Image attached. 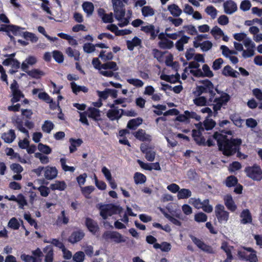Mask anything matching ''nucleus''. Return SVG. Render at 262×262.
Segmentation results:
<instances>
[{
    "label": "nucleus",
    "mask_w": 262,
    "mask_h": 262,
    "mask_svg": "<svg viewBox=\"0 0 262 262\" xmlns=\"http://www.w3.org/2000/svg\"><path fill=\"white\" fill-rule=\"evenodd\" d=\"M141 40L137 36L134 37L132 40H127L126 45L129 51H133L135 47L141 46Z\"/></svg>",
    "instance_id": "23"
},
{
    "label": "nucleus",
    "mask_w": 262,
    "mask_h": 262,
    "mask_svg": "<svg viewBox=\"0 0 262 262\" xmlns=\"http://www.w3.org/2000/svg\"><path fill=\"white\" fill-rule=\"evenodd\" d=\"M99 209L100 215L104 220H106L108 216L113 214L120 213L122 210L121 207L114 204L100 205Z\"/></svg>",
    "instance_id": "3"
},
{
    "label": "nucleus",
    "mask_w": 262,
    "mask_h": 262,
    "mask_svg": "<svg viewBox=\"0 0 262 262\" xmlns=\"http://www.w3.org/2000/svg\"><path fill=\"white\" fill-rule=\"evenodd\" d=\"M224 12L227 14H231L235 12L237 9L236 4L233 1L229 0L223 4Z\"/></svg>",
    "instance_id": "16"
},
{
    "label": "nucleus",
    "mask_w": 262,
    "mask_h": 262,
    "mask_svg": "<svg viewBox=\"0 0 262 262\" xmlns=\"http://www.w3.org/2000/svg\"><path fill=\"white\" fill-rule=\"evenodd\" d=\"M83 51L87 53H91L95 51V46L91 43H85L83 46Z\"/></svg>",
    "instance_id": "63"
},
{
    "label": "nucleus",
    "mask_w": 262,
    "mask_h": 262,
    "mask_svg": "<svg viewBox=\"0 0 262 262\" xmlns=\"http://www.w3.org/2000/svg\"><path fill=\"white\" fill-rule=\"evenodd\" d=\"M118 107L111 108L106 113V116L111 121L118 120L120 119Z\"/></svg>",
    "instance_id": "21"
},
{
    "label": "nucleus",
    "mask_w": 262,
    "mask_h": 262,
    "mask_svg": "<svg viewBox=\"0 0 262 262\" xmlns=\"http://www.w3.org/2000/svg\"><path fill=\"white\" fill-rule=\"evenodd\" d=\"M201 85H198L195 90L193 92V94L196 96H200L203 94H209V96H215L214 86L212 82L209 79H206L199 81Z\"/></svg>",
    "instance_id": "2"
},
{
    "label": "nucleus",
    "mask_w": 262,
    "mask_h": 262,
    "mask_svg": "<svg viewBox=\"0 0 262 262\" xmlns=\"http://www.w3.org/2000/svg\"><path fill=\"white\" fill-rule=\"evenodd\" d=\"M53 57L54 60L58 63H60L63 61L64 57L62 53L58 50L53 52Z\"/></svg>",
    "instance_id": "49"
},
{
    "label": "nucleus",
    "mask_w": 262,
    "mask_h": 262,
    "mask_svg": "<svg viewBox=\"0 0 262 262\" xmlns=\"http://www.w3.org/2000/svg\"><path fill=\"white\" fill-rule=\"evenodd\" d=\"M71 86L73 92L75 94H77L78 93L81 91L84 93H87L89 91V89L87 87L85 86L78 85L74 82H72L71 83Z\"/></svg>",
    "instance_id": "32"
},
{
    "label": "nucleus",
    "mask_w": 262,
    "mask_h": 262,
    "mask_svg": "<svg viewBox=\"0 0 262 262\" xmlns=\"http://www.w3.org/2000/svg\"><path fill=\"white\" fill-rule=\"evenodd\" d=\"M134 136L137 139L141 141H145L147 140L145 130L142 129H139L135 132Z\"/></svg>",
    "instance_id": "48"
},
{
    "label": "nucleus",
    "mask_w": 262,
    "mask_h": 262,
    "mask_svg": "<svg viewBox=\"0 0 262 262\" xmlns=\"http://www.w3.org/2000/svg\"><path fill=\"white\" fill-rule=\"evenodd\" d=\"M114 16L115 18L121 21L125 14V9L123 2L121 0H112Z\"/></svg>",
    "instance_id": "5"
},
{
    "label": "nucleus",
    "mask_w": 262,
    "mask_h": 262,
    "mask_svg": "<svg viewBox=\"0 0 262 262\" xmlns=\"http://www.w3.org/2000/svg\"><path fill=\"white\" fill-rule=\"evenodd\" d=\"M198 97L195 98L193 99V103L197 106H206L209 105L210 102L209 100L207 101V99L204 96H198Z\"/></svg>",
    "instance_id": "34"
},
{
    "label": "nucleus",
    "mask_w": 262,
    "mask_h": 262,
    "mask_svg": "<svg viewBox=\"0 0 262 262\" xmlns=\"http://www.w3.org/2000/svg\"><path fill=\"white\" fill-rule=\"evenodd\" d=\"M238 257L242 259L249 262H258V258L256 254L250 253L249 255H247L245 251H238L237 252Z\"/></svg>",
    "instance_id": "15"
},
{
    "label": "nucleus",
    "mask_w": 262,
    "mask_h": 262,
    "mask_svg": "<svg viewBox=\"0 0 262 262\" xmlns=\"http://www.w3.org/2000/svg\"><path fill=\"white\" fill-rule=\"evenodd\" d=\"M38 98L45 101L47 103H53V100L46 92H40L38 94Z\"/></svg>",
    "instance_id": "53"
},
{
    "label": "nucleus",
    "mask_w": 262,
    "mask_h": 262,
    "mask_svg": "<svg viewBox=\"0 0 262 262\" xmlns=\"http://www.w3.org/2000/svg\"><path fill=\"white\" fill-rule=\"evenodd\" d=\"M126 100L127 98L125 97L116 99L113 101V103H108L107 104V106H108L110 108L118 107L117 106H116V105L124 103L126 102Z\"/></svg>",
    "instance_id": "60"
},
{
    "label": "nucleus",
    "mask_w": 262,
    "mask_h": 262,
    "mask_svg": "<svg viewBox=\"0 0 262 262\" xmlns=\"http://www.w3.org/2000/svg\"><path fill=\"white\" fill-rule=\"evenodd\" d=\"M194 220L198 223L205 222L207 220V216L205 213L200 212L194 215Z\"/></svg>",
    "instance_id": "51"
},
{
    "label": "nucleus",
    "mask_w": 262,
    "mask_h": 262,
    "mask_svg": "<svg viewBox=\"0 0 262 262\" xmlns=\"http://www.w3.org/2000/svg\"><path fill=\"white\" fill-rule=\"evenodd\" d=\"M160 78L162 80H165L168 82L171 83H175L180 81V76L178 73H177L175 75L162 74L161 75Z\"/></svg>",
    "instance_id": "20"
},
{
    "label": "nucleus",
    "mask_w": 262,
    "mask_h": 262,
    "mask_svg": "<svg viewBox=\"0 0 262 262\" xmlns=\"http://www.w3.org/2000/svg\"><path fill=\"white\" fill-rule=\"evenodd\" d=\"M241 218V223L244 225L251 224L252 222V217L249 209L243 210L240 214Z\"/></svg>",
    "instance_id": "17"
},
{
    "label": "nucleus",
    "mask_w": 262,
    "mask_h": 262,
    "mask_svg": "<svg viewBox=\"0 0 262 262\" xmlns=\"http://www.w3.org/2000/svg\"><path fill=\"white\" fill-rule=\"evenodd\" d=\"M158 45L161 49H170L173 47V42L172 41L167 38L164 39V40L160 41Z\"/></svg>",
    "instance_id": "36"
},
{
    "label": "nucleus",
    "mask_w": 262,
    "mask_h": 262,
    "mask_svg": "<svg viewBox=\"0 0 262 262\" xmlns=\"http://www.w3.org/2000/svg\"><path fill=\"white\" fill-rule=\"evenodd\" d=\"M127 82L137 88H141L144 84V82L141 80L136 78L128 79Z\"/></svg>",
    "instance_id": "56"
},
{
    "label": "nucleus",
    "mask_w": 262,
    "mask_h": 262,
    "mask_svg": "<svg viewBox=\"0 0 262 262\" xmlns=\"http://www.w3.org/2000/svg\"><path fill=\"white\" fill-rule=\"evenodd\" d=\"M16 127L21 133L25 134L26 135H29L28 130L23 126V122L19 119H17L13 121Z\"/></svg>",
    "instance_id": "38"
},
{
    "label": "nucleus",
    "mask_w": 262,
    "mask_h": 262,
    "mask_svg": "<svg viewBox=\"0 0 262 262\" xmlns=\"http://www.w3.org/2000/svg\"><path fill=\"white\" fill-rule=\"evenodd\" d=\"M245 172L248 177L254 181H260L262 179V169L259 165L254 164L252 166H247Z\"/></svg>",
    "instance_id": "4"
},
{
    "label": "nucleus",
    "mask_w": 262,
    "mask_h": 262,
    "mask_svg": "<svg viewBox=\"0 0 262 262\" xmlns=\"http://www.w3.org/2000/svg\"><path fill=\"white\" fill-rule=\"evenodd\" d=\"M27 74L33 78L39 79L40 76L44 75L45 74L43 72L38 69H34L31 71H29L27 72Z\"/></svg>",
    "instance_id": "43"
},
{
    "label": "nucleus",
    "mask_w": 262,
    "mask_h": 262,
    "mask_svg": "<svg viewBox=\"0 0 262 262\" xmlns=\"http://www.w3.org/2000/svg\"><path fill=\"white\" fill-rule=\"evenodd\" d=\"M224 201L225 205L229 210L231 212H234L236 210L237 206L231 194H228L225 195L224 197Z\"/></svg>",
    "instance_id": "14"
},
{
    "label": "nucleus",
    "mask_w": 262,
    "mask_h": 262,
    "mask_svg": "<svg viewBox=\"0 0 262 262\" xmlns=\"http://www.w3.org/2000/svg\"><path fill=\"white\" fill-rule=\"evenodd\" d=\"M58 173L57 169L55 167L47 166L45 167L44 176L48 180L55 178Z\"/></svg>",
    "instance_id": "13"
},
{
    "label": "nucleus",
    "mask_w": 262,
    "mask_h": 262,
    "mask_svg": "<svg viewBox=\"0 0 262 262\" xmlns=\"http://www.w3.org/2000/svg\"><path fill=\"white\" fill-rule=\"evenodd\" d=\"M212 138L216 141L219 150L227 157L235 155L242 144L241 139L232 137L229 139L227 135L217 132H214Z\"/></svg>",
    "instance_id": "1"
},
{
    "label": "nucleus",
    "mask_w": 262,
    "mask_h": 262,
    "mask_svg": "<svg viewBox=\"0 0 262 262\" xmlns=\"http://www.w3.org/2000/svg\"><path fill=\"white\" fill-rule=\"evenodd\" d=\"M102 237L106 241L113 239L116 243H120L125 242L122 235L117 231H106L103 233Z\"/></svg>",
    "instance_id": "8"
},
{
    "label": "nucleus",
    "mask_w": 262,
    "mask_h": 262,
    "mask_svg": "<svg viewBox=\"0 0 262 262\" xmlns=\"http://www.w3.org/2000/svg\"><path fill=\"white\" fill-rule=\"evenodd\" d=\"M105 51L102 50L100 51L99 57L101 58L104 61L110 60L113 58V54L111 52H108L105 54Z\"/></svg>",
    "instance_id": "55"
},
{
    "label": "nucleus",
    "mask_w": 262,
    "mask_h": 262,
    "mask_svg": "<svg viewBox=\"0 0 262 262\" xmlns=\"http://www.w3.org/2000/svg\"><path fill=\"white\" fill-rule=\"evenodd\" d=\"M189 203L198 209H201L202 205V202L199 198H191L189 200Z\"/></svg>",
    "instance_id": "62"
},
{
    "label": "nucleus",
    "mask_w": 262,
    "mask_h": 262,
    "mask_svg": "<svg viewBox=\"0 0 262 262\" xmlns=\"http://www.w3.org/2000/svg\"><path fill=\"white\" fill-rule=\"evenodd\" d=\"M142 14L144 17L152 16L155 14V11L150 6H144L142 8Z\"/></svg>",
    "instance_id": "46"
},
{
    "label": "nucleus",
    "mask_w": 262,
    "mask_h": 262,
    "mask_svg": "<svg viewBox=\"0 0 262 262\" xmlns=\"http://www.w3.org/2000/svg\"><path fill=\"white\" fill-rule=\"evenodd\" d=\"M8 226L14 230H17L20 227V224L15 217H12L10 220Z\"/></svg>",
    "instance_id": "61"
},
{
    "label": "nucleus",
    "mask_w": 262,
    "mask_h": 262,
    "mask_svg": "<svg viewBox=\"0 0 262 262\" xmlns=\"http://www.w3.org/2000/svg\"><path fill=\"white\" fill-rule=\"evenodd\" d=\"M85 234L82 230L78 229L72 232L68 238L69 242L71 244H75L80 241L84 236Z\"/></svg>",
    "instance_id": "10"
},
{
    "label": "nucleus",
    "mask_w": 262,
    "mask_h": 262,
    "mask_svg": "<svg viewBox=\"0 0 262 262\" xmlns=\"http://www.w3.org/2000/svg\"><path fill=\"white\" fill-rule=\"evenodd\" d=\"M19 205V208L23 209L24 207L27 205V202L25 199V196L20 193L17 195V198L16 201Z\"/></svg>",
    "instance_id": "57"
},
{
    "label": "nucleus",
    "mask_w": 262,
    "mask_h": 262,
    "mask_svg": "<svg viewBox=\"0 0 262 262\" xmlns=\"http://www.w3.org/2000/svg\"><path fill=\"white\" fill-rule=\"evenodd\" d=\"M205 11V12L207 14L209 15L212 19H214L217 15V11L213 6H207Z\"/></svg>",
    "instance_id": "47"
},
{
    "label": "nucleus",
    "mask_w": 262,
    "mask_h": 262,
    "mask_svg": "<svg viewBox=\"0 0 262 262\" xmlns=\"http://www.w3.org/2000/svg\"><path fill=\"white\" fill-rule=\"evenodd\" d=\"M215 121L212 120V119H206L204 121V126L205 127V129L207 130L212 129L215 126Z\"/></svg>",
    "instance_id": "52"
},
{
    "label": "nucleus",
    "mask_w": 262,
    "mask_h": 262,
    "mask_svg": "<svg viewBox=\"0 0 262 262\" xmlns=\"http://www.w3.org/2000/svg\"><path fill=\"white\" fill-rule=\"evenodd\" d=\"M54 126V125L52 122L46 120L42 125V130L45 133H50L51 130L53 129Z\"/></svg>",
    "instance_id": "44"
},
{
    "label": "nucleus",
    "mask_w": 262,
    "mask_h": 262,
    "mask_svg": "<svg viewBox=\"0 0 262 262\" xmlns=\"http://www.w3.org/2000/svg\"><path fill=\"white\" fill-rule=\"evenodd\" d=\"M95 188L93 186H85L81 187L82 193L85 196L86 198H90V194L94 190Z\"/></svg>",
    "instance_id": "54"
},
{
    "label": "nucleus",
    "mask_w": 262,
    "mask_h": 262,
    "mask_svg": "<svg viewBox=\"0 0 262 262\" xmlns=\"http://www.w3.org/2000/svg\"><path fill=\"white\" fill-rule=\"evenodd\" d=\"M38 149L41 152L48 155L51 153L52 149L47 145L39 143L38 145Z\"/></svg>",
    "instance_id": "50"
},
{
    "label": "nucleus",
    "mask_w": 262,
    "mask_h": 262,
    "mask_svg": "<svg viewBox=\"0 0 262 262\" xmlns=\"http://www.w3.org/2000/svg\"><path fill=\"white\" fill-rule=\"evenodd\" d=\"M67 187V184L65 183L64 181H56L55 183L51 184L50 186V188L52 190H59V191H63Z\"/></svg>",
    "instance_id": "25"
},
{
    "label": "nucleus",
    "mask_w": 262,
    "mask_h": 262,
    "mask_svg": "<svg viewBox=\"0 0 262 262\" xmlns=\"http://www.w3.org/2000/svg\"><path fill=\"white\" fill-rule=\"evenodd\" d=\"M85 225L88 230L94 235L99 231V227L97 223L90 217H86Z\"/></svg>",
    "instance_id": "12"
},
{
    "label": "nucleus",
    "mask_w": 262,
    "mask_h": 262,
    "mask_svg": "<svg viewBox=\"0 0 262 262\" xmlns=\"http://www.w3.org/2000/svg\"><path fill=\"white\" fill-rule=\"evenodd\" d=\"M66 53L70 57H73L76 61L79 60L80 53L78 51L73 49L71 47H68L66 50Z\"/></svg>",
    "instance_id": "30"
},
{
    "label": "nucleus",
    "mask_w": 262,
    "mask_h": 262,
    "mask_svg": "<svg viewBox=\"0 0 262 262\" xmlns=\"http://www.w3.org/2000/svg\"><path fill=\"white\" fill-rule=\"evenodd\" d=\"M82 7L84 12L86 13L87 16H90L93 13L94 11V6L92 2H83L82 5Z\"/></svg>",
    "instance_id": "24"
},
{
    "label": "nucleus",
    "mask_w": 262,
    "mask_h": 262,
    "mask_svg": "<svg viewBox=\"0 0 262 262\" xmlns=\"http://www.w3.org/2000/svg\"><path fill=\"white\" fill-rule=\"evenodd\" d=\"M168 10L171 14L175 17L179 16L182 13V10L174 4L168 5Z\"/></svg>",
    "instance_id": "31"
},
{
    "label": "nucleus",
    "mask_w": 262,
    "mask_h": 262,
    "mask_svg": "<svg viewBox=\"0 0 262 262\" xmlns=\"http://www.w3.org/2000/svg\"><path fill=\"white\" fill-rule=\"evenodd\" d=\"M84 254L82 251L77 252L73 256V260L76 262H83L84 259Z\"/></svg>",
    "instance_id": "64"
},
{
    "label": "nucleus",
    "mask_w": 262,
    "mask_h": 262,
    "mask_svg": "<svg viewBox=\"0 0 262 262\" xmlns=\"http://www.w3.org/2000/svg\"><path fill=\"white\" fill-rule=\"evenodd\" d=\"M221 248L226 253V255L228 256L229 257H230L231 255H232L231 250L233 249V246H229L227 242L223 241L222 243Z\"/></svg>",
    "instance_id": "42"
},
{
    "label": "nucleus",
    "mask_w": 262,
    "mask_h": 262,
    "mask_svg": "<svg viewBox=\"0 0 262 262\" xmlns=\"http://www.w3.org/2000/svg\"><path fill=\"white\" fill-rule=\"evenodd\" d=\"M215 214L220 224H226L229 218V213L225 210L224 205L220 204L215 207Z\"/></svg>",
    "instance_id": "6"
},
{
    "label": "nucleus",
    "mask_w": 262,
    "mask_h": 262,
    "mask_svg": "<svg viewBox=\"0 0 262 262\" xmlns=\"http://www.w3.org/2000/svg\"><path fill=\"white\" fill-rule=\"evenodd\" d=\"M60 161L62 168L64 171H71L72 172L75 171V168L74 167L69 166L66 165V159L65 158H61Z\"/></svg>",
    "instance_id": "58"
},
{
    "label": "nucleus",
    "mask_w": 262,
    "mask_h": 262,
    "mask_svg": "<svg viewBox=\"0 0 262 262\" xmlns=\"http://www.w3.org/2000/svg\"><path fill=\"white\" fill-rule=\"evenodd\" d=\"M101 67L104 70H112L114 71H116L118 70V67L117 63L114 61H109L101 65Z\"/></svg>",
    "instance_id": "39"
},
{
    "label": "nucleus",
    "mask_w": 262,
    "mask_h": 262,
    "mask_svg": "<svg viewBox=\"0 0 262 262\" xmlns=\"http://www.w3.org/2000/svg\"><path fill=\"white\" fill-rule=\"evenodd\" d=\"M201 209L206 213H211L213 211V207L209 204V199H205L202 202Z\"/></svg>",
    "instance_id": "45"
},
{
    "label": "nucleus",
    "mask_w": 262,
    "mask_h": 262,
    "mask_svg": "<svg viewBox=\"0 0 262 262\" xmlns=\"http://www.w3.org/2000/svg\"><path fill=\"white\" fill-rule=\"evenodd\" d=\"M32 255L26 254L21 255V259L25 262H41L43 253L41 250L37 248L36 250L32 251Z\"/></svg>",
    "instance_id": "7"
},
{
    "label": "nucleus",
    "mask_w": 262,
    "mask_h": 262,
    "mask_svg": "<svg viewBox=\"0 0 262 262\" xmlns=\"http://www.w3.org/2000/svg\"><path fill=\"white\" fill-rule=\"evenodd\" d=\"M70 153H73L77 150V147H79L82 144L83 141L81 139H75L73 138H70Z\"/></svg>",
    "instance_id": "26"
},
{
    "label": "nucleus",
    "mask_w": 262,
    "mask_h": 262,
    "mask_svg": "<svg viewBox=\"0 0 262 262\" xmlns=\"http://www.w3.org/2000/svg\"><path fill=\"white\" fill-rule=\"evenodd\" d=\"M1 138L7 143H12L16 138L14 130L11 129L8 132L3 133Z\"/></svg>",
    "instance_id": "19"
},
{
    "label": "nucleus",
    "mask_w": 262,
    "mask_h": 262,
    "mask_svg": "<svg viewBox=\"0 0 262 262\" xmlns=\"http://www.w3.org/2000/svg\"><path fill=\"white\" fill-rule=\"evenodd\" d=\"M141 151L145 155L146 159L149 161L152 162L155 158L156 153L152 151L148 145L146 144H141L140 146Z\"/></svg>",
    "instance_id": "11"
},
{
    "label": "nucleus",
    "mask_w": 262,
    "mask_h": 262,
    "mask_svg": "<svg viewBox=\"0 0 262 262\" xmlns=\"http://www.w3.org/2000/svg\"><path fill=\"white\" fill-rule=\"evenodd\" d=\"M5 27H6V30H7L6 33L11 32L15 36L20 34V30L23 29V28L14 25H6Z\"/></svg>",
    "instance_id": "28"
},
{
    "label": "nucleus",
    "mask_w": 262,
    "mask_h": 262,
    "mask_svg": "<svg viewBox=\"0 0 262 262\" xmlns=\"http://www.w3.org/2000/svg\"><path fill=\"white\" fill-rule=\"evenodd\" d=\"M192 137L196 143L200 146H205V139L202 136L200 131L192 130Z\"/></svg>",
    "instance_id": "18"
},
{
    "label": "nucleus",
    "mask_w": 262,
    "mask_h": 262,
    "mask_svg": "<svg viewBox=\"0 0 262 262\" xmlns=\"http://www.w3.org/2000/svg\"><path fill=\"white\" fill-rule=\"evenodd\" d=\"M12 93L13 97L11 99V102L12 103L19 101L21 98H24L25 97L24 94L20 90L14 91L13 93Z\"/></svg>",
    "instance_id": "40"
},
{
    "label": "nucleus",
    "mask_w": 262,
    "mask_h": 262,
    "mask_svg": "<svg viewBox=\"0 0 262 262\" xmlns=\"http://www.w3.org/2000/svg\"><path fill=\"white\" fill-rule=\"evenodd\" d=\"M203 73L204 77L211 78L213 76V72L210 70L208 64H205L202 66Z\"/></svg>",
    "instance_id": "59"
},
{
    "label": "nucleus",
    "mask_w": 262,
    "mask_h": 262,
    "mask_svg": "<svg viewBox=\"0 0 262 262\" xmlns=\"http://www.w3.org/2000/svg\"><path fill=\"white\" fill-rule=\"evenodd\" d=\"M88 111V116L89 118H92L96 121H98L100 119V111L98 108L95 107H90Z\"/></svg>",
    "instance_id": "27"
},
{
    "label": "nucleus",
    "mask_w": 262,
    "mask_h": 262,
    "mask_svg": "<svg viewBox=\"0 0 262 262\" xmlns=\"http://www.w3.org/2000/svg\"><path fill=\"white\" fill-rule=\"evenodd\" d=\"M215 96L209 97V102L210 103H220L222 105H226L230 100V95L225 92H222V94L219 97L214 98Z\"/></svg>",
    "instance_id": "9"
},
{
    "label": "nucleus",
    "mask_w": 262,
    "mask_h": 262,
    "mask_svg": "<svg viewBox=\"0 0 262 262\" xmlns=\"http://www.w3.org/2000/svg\"><path fill=\"white\" fill-rule=\"evenodd\" d=\"M143 120L141 118H137L130 120L127 124V128L130 129H135L142 123Z\"/></svg>",
    "instance_id": "29"
},
{
    "label": "nucleus",
    "mask_w": 262,
    "mask_h": 262,
    "mask_svg": "<svg viewBox=\"0 0 262 262\" xmlns=\"http://www.w3.org/2000/svg\"><path fill=\"white\" fill-rule=\"evenodd\" d=\"M238 183L237 178L234 176H230L227 177L225 184L228 187L235 186Z\"/></svg>",
    "instance_id": "41"
},
{
    "label": "nucleus",
    "mask_w": 262,
    "mask_h": 262,
    "mask_svg": "<svg viewBox=\"0 0 262 262\" xmlns=\"http://www.w3.org/2000/svg\"><path fill=\"white\" fill-rule=\"evenodd\" d=\"M191 195V192L188 189L182 188L179 190L177 197L179 200L187 199Z\"/></svg>",
    "instance_id": "33"
},
{
    "label": "nucleus",
    "mask_w": 262,
    "mask_h": 262,
    "mask_svg": "<svg viewBox=\"0 0 262 262\" xmlns=\"http://www.w3.org/2000/svg\"><path fill=\"white\" fill-rule=\"evenodd\" d=\"M134 179L136 184H142L144 183L146 181V176L142 173L136 172L134 174Z\"/></svg>",
    "instance_id": "35"
},
{
    "label": "nucleus",
    "mask_w": 262,
    "mask_h": 262,
    "mask_svg": "<svg viewBox=\"0 0 262 262\" xmlns=\"http://www.w3.org/2000/svg\"><path fill=\"white\" fill-rule=\"evenodd\" d=\"M69 222V218L66 215L64 210H62L60 215H58L56 220V224H67Z\"/></svg>",
    "instance_id": "37"
},
{
    "label": "nucleus",
    "mask_w": 262,
    "mask_h": 262,
    "mask_svg": "<svg viewBox=\"0 0 262 262\" xmlns=\"http://www.w3.org/2000/svg\"><path fill=\"white\" fill-rule=\"evenodd\" d=\"M222 74L226 77L230 76L233 78H237L239 73L234 70L230 66H226L223 69Z\"/></svg>",
    "instance_id": "22"
}]
</instances>
